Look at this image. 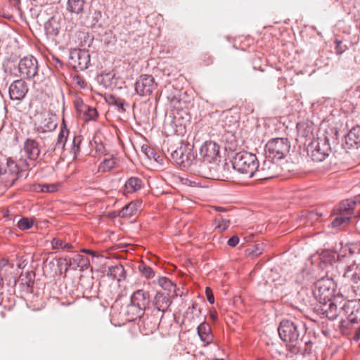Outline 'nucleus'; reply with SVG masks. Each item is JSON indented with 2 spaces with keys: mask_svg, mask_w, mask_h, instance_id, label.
<instances>
[{
  "mask_svg": "<svg viewBox=\"0 0 360 360\" xmlns=\"http://www.w3.org/2000/svg\"><path fill=\"white\" fill-rule=\"evenodd\" d=\"M68 135L69 130L67 129L65 122L63 121L60 126V131L57 139L56 147L63 149L65 146Z\"/></svg>",
  "mask_w": 360,
  "mask_h": 360,
  "instance_id": "26",
  "label": "nucleus"
},
{
  "mask_svg": "<svg viewBox=\"0 0 360 360\" xmlns=\"http://www.w3.org/2000/svg\"><path fill=\"white\" fill-rule=\"evenodd\" d=\"M54 60H55L58 63H59L60 66L62 65V63H61V62L60 61V60H59L58 58H54Z\"/></svg>",
  "mask_w": 360,
  "mask_h": 360,
  "instance_id": "55",
  "label": "nucleus"
},
{
  "mask_svg": "<svg viewBox=\"0 0 360 360\" xmlns=\"http://www.w3.org/2000/svg\"><path fill=\"white\" fill-rule=\"evenodd\" d=\"M35 190L42 193H53L56 191L57 186L56 184H38Z\"/></svg>",
  "mask_w": 360,
  "mask_h": 360,
  "instance_id": "36",
  "label": "nucleus"
},
{
  "mask_svg": "<svg viewBox=\"0 0 360 360\" xmlns=\"http://www.w3.org/2000/svg\"><path fill=\"white\" fill-rule=\"evenodd\" d=\"M72 82L76 87L79 89H85L87 86L85 79L79 75H74Z\"/></svg>",
  "mask_w": 360,
  "mask_h": 360,
  "instance_id": "38",
  "label": "nucleus"
},
{
  "mask_svg": "<svg viewBox=\"0 0 360 360\" xmlns=\"http://www.w3.org/2000/svg\"><path fill=\"white\" fill-rule=\"evenodd\" d=\"M271 159L266 160L261 169H257L255 174L259 179H271L277 175L278 166Z\"/></svg>",
  "mask_w": 360,
  "mask_h": 360,
  "instance_id": "14",
  "label": "nucleus"
},
{
  "mask_svg": "<svg viewBox=\"0 0 360 360\" xmlns=\"http://www.w3.org/2000/svg\"><path fill=\"white\" fill-rule=\"evenodd\" d=\"M347 260V264L340 267V274H342L346 281L354 285L360 276V263H357L356 260Z\"/></svg>",
  "mask_w": 360,
  "mask_h": 360,
  "instance_id": "11",
  "label": "nucleus"
},
{
  "mask_svg": "<svg viewBox=\"0 0 360 360\" xmlns=\"http://www.w3.org/2000/svg\"><path fill=\"white\" fill-rule=\"evenodd\" d=\"M205 294H206V297H207V301L210 304H213L214 302V297L213 292H212V291L210 288H209V287L206 288V289H205Z\"/></svg>",
  "mask_w": 360,
  "mask_h": 360,
  "instance_id": "43",
  "label": "nucleus"
},
{
  "mask_svg": "<svg viewBox=\"0 0 360 360\" xmlns=\"http://www.w3.org/2000/svg\"><path fill=\"white\" fill-rule=\"evenodd\" d=\"M56 127V117L52 115H48L41 122L40 125L37 127V131L41 133L52 131Z\"/></svg>",
  "mask_w": 360,
  "mask_h": 360,
  "instance_id": "22",
  "label": "nucleus"
},
{
  "mask_svg": "<svg viewBox=\"0 0 360 360\" xmlns=\"http://www.w3.org/2000/svg\"><path fill=\"white\" fill-rule=\"evenodd\" d=\"M142 187V181L138 177H130L124 184L125 194L133 193L139 191Z\"/></svg>",
  "mask_w": 360,
  "mask_h": 360,
  "instance_id": "23",
  "label": "nucleus"
},
{
  "mask_svg": "<svg viewBox=\"0 0 360 360\" xmlns=\"http://www.w3.org/2000/svg\"><path fill=\"white\" fill-rule=\"evenodd\" d=\"M107 275L118 282L124 280L126 277L125 270L122 264H116L108 268Z\"/></svg>",
  "mask_w": 360,
  "mask_h": 360,
  "instance_id": "24",
  "label": "nucleus"
},
{
  "mask_svg": "<svg viewBox=\"0 0 360 360\" xmlns=\"http://www.w3.org/2000/svg\"><path fill=\"white\" fill-rule=\"evenodd\" d=\"M252 253L255 255H260L262 253V250H259L258 246H256L255 247V250H252Z\"/></svg>",
  "mask_w": 360,
  "mask_h": 360,
  "instance_id": "49",
  "label": "nucleus"
},
{
  "mask_svg": "<svg viewBox=\"0 0 360 360\" xmlns=\"http://www.w3.org/2000/svg\"><path fill=\"white\" fill-rule=\"evenodd\" d=\"M239 243V238L238 236H234L228 240V245L231 247L236 246Z\"/></svg>",
  "mask_w": 360,
  "mask_h": 360,
  "instance_id": "44",
  "label": "nucleus"
},
{
  "mask_svg": "<svg viewBox=\"0 0 360 360\" xmlns=\"http://www.w3.org/2000/svg\"><path fill=\"white\" fill-rule=\"evenodd\" d=\"M38 70V61L33 56H25L19 61L18 71L22 78H34L37 76Z\"/></svg>",
  "mask_w": 360,
  "mask_h": 360,
  "instance_id": "7",
  "label": "nucleus"
},
{
  "mask_svg": "<svg viewBox=\"0 0 360 360\" xmlns=\"http://www.w3.org/2000/svg\"><path fill=\"white\" fill-rule=\"evenodd\" d=\"M214 176H214V174H212V173H211V174H210V178H214Z\"/></svg>",
  "mask_w": 360,
  "mask_h": 360,
  "instance_id": "56",
  "label": "nucleus"
},
{
  "mask_svg": "<svg viewBox=\"0 0 360 360\" xmlns=\"http://www.w3.org/2000/svg\"><path fill=\"white\" fill-rule=\"evenodd\" d=\"M215 223L217 224L216 229L219 231L222 232L228 229L230 225V221L222 218L216 219Z\"/></svg>",
  "mask_w": 360,
  "mask_h": 360,
  "instance_id": "39",
  "label": "nucleus"
},
{
  "mask_svg": "<svg viewBox=\"0 0 360 360\" xmlns=\"http://www.w3.org/2000/svg\"><path fill=\"white\" fill-rule=\"evenodd\" d=\"M307 150L308 155L314 161L321 162L330 153L329 139L326 136L314 139L308 144Z\"/></svg>",
  "mask_w": 360,
  "mask_h": 360,
  "instance_id": "5",
  "label": "nucleus"
},
{
  "mask_svg": "<svg viewBox=\"0 0 360 360\" xmlns=\"http://www.w3.org/2000/svg\"><path fill=\"white\" fill-rule=\"evenodd\" d=\"M360 339V328H358L354 333L353 337V340L355 341H358Z\"/></svg>",
  "mask_w": 360,
  "mask_h": 360,
  "instance_id": "47",
  "label": "nucleus"
},
{
  "mask_svg": "<svg viewBox=\"0 0 360 360\" xmlns=\"http://www.w3.org/2000/svg\"><path fill=\"white\" fill-rule=\"evenodd\" d=\"M58 32V26L57 25L55 28H53V34H57Z\"/></svg>",
  "mask_w": 360,
  "mask_h": 360,
  "instance_id": "52",
  "label": "nucleus"
},
{
  "mask_svg": "<svg viewBox=\"0 0 360 360\" xmlns=\"http://www.w3.org/2000/svg\"><path fill=\"white\" fill-rule=\"evenodd\" d=\"M158 84L152 75H142L135 83V91L141 96H148L156 89Z\"/></svg>",
  "mask_w": 360,
  "mask_h": 360,
  "instance_id": "10",
  "label": "nucleus"
},
{
  "mask_svg": "<svg viewBox=\"0 0 360 360\" xmlns=\"http://www.w3.org/2000/svg\"><path fill=\"white\" fill-rule=\"evenodd\" d=\"M316 297L320 303L332 299L334 296V288L333 281L329 278H322L316 283L314 290Z\"/></svg>",
  "mask_w": 360,
  "mask_h": 360,
  "instance_id": "8",
  "label": "nucleus"
},
{
  "mask_svg": "<svg viewBox=\"0 0 360 360\" xmlns=\"http://www.w3.org/2000/svg\"><path fill=\"white\" fill-rule=\"evenodd\" d=\"M172 302L171 296L168 292H160L156 293L153 301L155 309L162 313V317H163L164 313L167 311Z\"/></svg>",
  "mask_w": 360,
  "mask_h": 360,
  "instance_id": "16",
  "label": "nucleus"
},
{
  "mask_svg": "<svg viewBox=\"0 0 360 360\" xmlns=\"http://www.w3.org/2000/svg\"><path fill=\"white\" fill-rule=\"evenodd\" d=\"M84 0H68L67 10L72 13L79 14L84 9Z\"/></svg>",
  "mask_w": 360,
  "mask_h": 360,
  "instance_id": "28",
  "label": "nucleus"
},
{
  "mask_svg": "<svg viewBox=\"0 0 360 360\" xmlns=\"http://www.w3.org/2000/svg\"><path fill=\"white\" fill-rule=\"evenodd\" d=\"M34 224V220L31 218L23 217L18 222V227L21 230L30 229Z\"/></svg>",
  "mask_w": 360,
  "mask_h": 360,
  "instance_id": "35",
  "label": "nucleus"
},
{
  "mask_svg": "<svg viewBox=\"0 0 360 360\" xmlns=\"http://www.w3.org/2000/svg\"><path fill=\"white\" fill-rule=\"evenodd\" d=\"M354 288H357V290H359L360 292V274H359V279L357 280V281L355 283V284L353 286Z\"/></svg>",
  "mask_w": 360,
  "mask_h": 360,
  "instance_id": "48",
  "label": "nucleus"
},
{
  "mask_svg": "<svg viewBox=\"0 0 360 360\" xmlns=\"http://www.w3.org/2000/svg\"><path fill=\"white\" fill-rule=\"evenodd\" d=\"M298 134L304 138H311L313 136V128L309 122H300L297 124Z\"/></svg>",
  "mask_w": 360,
  "mask_h": 360,
  "instance_id": "27",
  "label": "nucleus"
},
{
  "mask_svg": "<svg viewBox=\"0 0 360 360\" xmlns=\"http://www.w3.org/2000/svg\"><path fill=\"white\" fill-rule=\"evenodd\" d=\"M350 218L347 217H338L332 221V226L333 227L341 226L349 221Z\"/></svg>",
  "mask_w": 360,
  "mask_h": 360,
  "instance_id": "41",
  "label": "nucleus"
},
{
  "mask_svg": "<svg viewBox=\"0 0 360 360\" xmlns=\"http://www.w3.org/2000/svg\"><path fill=\"white\" fill-rule=\"evenodd\" d=\"M83 118L85 121L95 120L98 116V113L95 108L85 105L84 106Z\"/></svg>",
  "mask_w": 360,
  "mask_h": 360,
  "instance_id": "29",
  "label": "nucleus"
},
{
  "mask_svg": "<svg viewBox=\"0 0 360 360\" xmlns=\"http://www.w3.org/2000/svg\"><path fill=\"white\" fill-rule=\"evenodd\" d=\"M139 269L141 274L148 279L152 278L155 276V272L151 267L145 264H140Z\"/></svg>",
  "mask_w": 360,
  "mask_h": 360,
  "instance_id": "37",
  "label": "nucleus"
},
{
  "mask_svg": "<svg viewBox=\"0 0 360 360\" xmlns=\"http://www.w3.org/2000/svg\"><path fill=\"white\" fill-rule=\"evenodd\" d=\"M142 201H132L125 205L118 213V217L121 218H129L136 215L141 210Z\"/></svg>",
  "mask_w": 360,
  "mask_h": 360,
  "instance_id": "17",
  "label": "nucleus"
},
{
  "mask_svg": "<svg viewBox=\"0 0 360 360\" xmlns=\"http://www.w3.org/2000/svg\"><path fill=\"white\" fill-rule=\"evenodd\" d=\"M81 142L79 137L75 136L72 140L71 151L75 155L79 151V143Z\"/></svg>",
  "mask_w": 360,
  "mask_h": 360,
  "instance_id": "42",
  "label": "nucleus"
},
{
  "mask_svg": "<svg viewBox=\"0 0 360 360\" xmlns=\"http://www.w3.org/2000/svg\"><path fill=\"white\" fill-rule=\"evenodd\" d=\"M27 92V83L21 79L14 81L9 87V95L12 100H22Z\"/></svg>",
  "mask_w": 360,
  "mask_h": 360,
  "instance_id": "12",
  "label": "nucleus"
},
{
  "mask_svg": "<svg viewBox=\"0 0 360 360\" xmlns=\"http://www.w3.org/2000/svg\"><path fill=\"white\" fill-rule=\"evenodd\" d=\"M345 148H351L360 143V126L353 127L345 136Z\"/></svg>",
  "mask_w": 360,
  "mask_h": 360,
  "instance_id": "20",
  "label": "nucleus"
},
{
  "mask_svg": "<svg viewBox=\"0 0 360 360\" xmlns=\"http://www.w3.org/2000/svg\"><path fill=\"white\" fill-rule=\"evenodd\" d=\"M26 284L27 285V287H30L33 284V281H32L31 278L28 281H26Z\"/></svg>",
  "mask_w": 360,
  "mask_h": 360,
  "instance_id": "51",
  "label": "nucleus"
},
{
  "mask_svg": "<svg viewBox=\"0 0 360 360\" xmlns=\"http://www.w3.org/2000/svg\"><path fill=\"white\" fill-rule=\"evenodd\" d=\"M219 153V147L214 141H210L205 142L200 150V155L207 162H211Z\"/></svg>",
  "mask_w": 360,
  "mask_h": 360,
  "instance_id": "13",
  "label": "nucleus"
},
{
  "mask_svg": "<svg viewBox=\"0 0 360 360\" xmlns=\"http://www.w3.org/2000/svg\"><path fill=\"white\" fill-rule=\"evenodd\" d=\"M322 305L321 310L322 311L323 314H326V316L330 319V320H334L335 319L340 313H341L342 311H345L347 313H348L347 309H356L355 312L353 311H351V314L349 315L351 316L350 321H360V305L359 304H356L354 302H345L341 306L338 307V305L335 303L334 300L332 299H330L329 300H326L325 302H322Z\"/></svg>",
  "mask_w": 360,
  "mask_h": 360,
  "instance_id": "3",
  "label": "nucleus"
},
{
  "mask_svg": "<svg viewBox=\"0 0 360 360\" xmlns=\"http://www.w3.org/2000/svg\"><path fill=\"white\" fill-rule=\"evenodd\" d=\"M281 339L288 344L289 351L292 354L304 356L309 354L311 349L308 348L310 340H304L303 334L306 329L304 325L298 321H292L285 319L280 323L278 329Z\"/></svg>",
  "mask_w": 360,
  "mask_h": 360,
  "instance_id": "1",
  "label": "nucleus"
},
{
  "mask_svg": "<svg viewBox=\"0 0 360 360\" xmlns=\"http://www.w3.org/2000/svg\"><path fill=\"white\" fill-rule=\"evenodd\" d=\"M120 107H121V108H122L123 104H122V103H120Z\"/></svg>",
  "mask_w": 360,
  "mask_h": 360,
  "instance_id": "58",
  "label": "nucleus"
},
{
  "mask_svg": "<svg viewBox=\"0 0 360 360\" xmlns=\"http://www.w3.org/2000/svg\"><path fill=\"white\" fill-rule=\"evenodd\" d=\"M66 261V265L73 269L80 268L81 269H87L89 265V259L88 257L82 255H75L73 257L69 258Z\"/></svg>",
  "mask_w": 360,
  "mask_h": 360,
  "instance_id": "19",
  "label": "nucleus"
},
{
  "mask_svg": "<svg viewBox=\"0 0 360 360\" xmlns=\"http://www.w3.org/2000/svg\"><path fill=\"white\" fill-rule=\"evenodd\" d=\"M24 151L30 160H37L40 154L39 143L34 139H27L24 143Z\"/></svg>",
  "mask_w": 360,
  "mask_h": 360,
  "instance_id": "18",
  "label": "nucleus"
},
{
  "mask_svg": "<svg viewBox=\"0 0 360 360\" xmlns=\"http://www.w3.org/2000/svg\"><path fill=\"white\" fill-rule=\"evenodd\" d=\"M117 160L112 157L105 158L99 165V170L102 172L109 171L116 167Z\"/></svg>",
  "mask_w": 360,
  "mask_h": 360,
  "instance_id": "30",
  "label": "nucleus"
},
{
  "mask_svg": "<svg viewBox=\"0 0 360 360\" xmlns=\"http://www.w3.org/2000/svg\"><path fill=\"white\" fill-rule=\"evenodd\" d=\"M337 43H338V44H339L341 43V41H338Z\"/></svg>",
  "mask_w": 360,
  "mask_h": 360,
  "instance_id": "57",
  "label": "nucleus"
},
{
  "mask_svg": "<svg viewBox=\"0 0 360 360\" xmlns=\"http://www.w3.org/2000/svg\"><path fill=\"white\" fill-rule=\"evenodd\" d=\"M159 285L168 292H175L176 286L173 283L166 277H162L158 281Z\"/></svg>",
  "mask_w": 360,
  "mask_h": 360,
  "instance_id": "31",
  "label": "nucleus"
},
{
  "mask_svg": "<svg viewBox=\"0 0 360 360\" xmlns=\"http://www.w3.org/2000/svg\"><path fill=\"white\" fill-rule=\"evenodd\" d=\"M141 151L147 156L149 159H154L155 161L158 162V158L160 156L154 151L153 149L150 148L147 145H143L141 146Z\"/></svg>",
  "mask_w": 360,
  "mask_h": 360,
  "instance_id": "34",
  "label": "nucleus"
},
{
  "mask_svg": "<svg viewBox=\"0 0 360 360\" xmlns=\"http://www.w3.org/2000/svg\"><path fill=\"white\" fill-rule=\"evenodd\" d=\"M82 252H84V253H86V254H89V255H91L93 257H98V253L96 252H95L94 250H89V249H82Z\"/></svg>",
  "mask_w": 360,
  "mask_h": 360,
  "instance_id": "46",
  "label": "nucleus"
},
{
  "mask_svg": "<svg viewBox=\"0 0 360 360\" xmlns=\"http://www.w3.org/2000/svg\"><path fill=\"white\" fill-rule=\"evenodd\" d=\"M90 63V54L86 49L72 50L69 56V65L76 70H84Z\"/></svg>",
  "mask_w": 360,
  "mask_h": 360,
  "instance_id": "6",
  "label": "nucleus"
},
{
  "mask_svg": "<svg viewBox=\"0 0 360 360\" xmlns=\"http://www.w3.org/2000/svg\"><path fill=\"white\" fill-rule=\"evenodd\" d=\"M78 39L80 40L79 41V46L83 47V49H85L86 46H89L92 41L88 33L84 32H79L78 33Z\"/></svg>",
  "mask_w": 360,
  "mask_h": 360,
  "instance_id": "32",
  "label": "nucleus"
},
{
  "mask_svg": "<svg viewBox=\"0 0 360 360\" xmlns=\"http://www.w3.org/2000/svg\"><path fill=\"white\" fill-rule=\"evenodd\" d=\"M7 166L10 168L11 173H16L18 172L15 162L11 160H8Z\"/></svg>",
  "mask_w": 360,
  "mask_h": 360,
  "instance_id": "45",
  "label": "nucleus"
},
{
  "mask_svg": "<svg viewBox=\"0 0 360 360\" xmlns=\"http://www.w3.org/2000/svg\"><path fill=\"white\" fill-rule=\"evenodd\" d=\"M51 245L53 249H71L72 248L71 244L65 243L59 238H53L51 240Z\"/></svg>",
  "mask_w": 360,
  "mask_h": 360,
  "instance_id": "33",
  "label": "nucleus"
},
{
  "mask_svg": "<svg viewBox=\"0 0 360 360\" xmlns=\"http://www.w3.org/2000/svg\"><path fill=\"white\" fill-rule=\"evenodd\" d=\"M215 209L218 211H224V208L223 207H215Z\"/></svg>",
  "mask_w": 360,
  "mask_h": 360,
  "instance_id": "53",
  "label": "nucleus"
},
{
  "mask_svg": "<svg viewBox=\"0 0 360 360\" xmlns=\"http://www.w3.org/2000/svg\"><path fill=\"white\" fill-rule=\"evenodd\" d=\"M212 319H215V316L214 315H212Z\"/></svg>",
  "mask_w": 360,
  "mask_h": 360,
  "instance_id": "59",
  "label": "nucleus"
},
{
  "mask_svg": "<svg viewBox=\"0 0 360 360\" xmlns=\"http://www.w3.org/2000/svg\"><path fill=\"white\" fill-rule=\"evenodd\" d=\"M91 20L86 23L89 27L94 26L101 18V12L97 10H94L91 13Z\"/></svg>",
  "mask_w": 360,
  "mask_h": 360,
  "instance_id": "40",
  "label": "nucleus"
},
{
  "mask_svg": "<svg viewBox=\"0 0 360 360\" xmlns=\"http://www.w3.org/2000/svg\"><path fill=\"white\" fill-rule=\"evenodd\" d=\"M290 148V141L287 138L272 139L265 146L266 156L272 160H280L288 154Z\"/></svg>",
  "mask_w": 360,
  "mask_h": 360,
  "instance_id": "4",
  "label": "nucleus"
},
{
  "mask_svg": "<svg viewBox=\"0 0 360 360\" xmlns=\"http://www.w3.org/2000/svg\"><path fill=\"white\" fill-rule=\"evenodd\" d=\"M345 251L348 252L347 259L356 260L357 263H360V244H351L345 248Z\"/></svg>",
  "mask_w": 360,
  "mask_h": 360,
  "instance_id": "25",
  "label": "nucleus"
},
{
  "mask_svg": "<svg viewBox=\"0 0 360 360\" xmlns=\"http://www.w3.org/2000/svg\"><path fill=\"white\" fill-rule=\"evenodd\" d=\"M51 23H52V21H51H51H49V22L47 23V25H46V30H48V29H49V26H50V25H51Z\"/></svg>",
  "mask_w": 360,
  "mask_h": 360,
  "instance_id": "54",
  "label": "nucleus"
},
{
  "mask_svg": "<svg viewBox=\"0 0 360 360\" xmlns=\"http://www.w3.org/2000/svg\"><path fill=\"white\" fill-rule=\"evenodd\" d=\"M186 146H181L174 150L171 154V158L174 163L179 166L185 167L188 164L191 159V152L188 150Z\"/></svg>",
  "mask_w": 360,
  "mask_h": 360,
  "instance_id": "15",
  "label": "nucleus"
},
{
  "mask_svg": "<svg viewBox=\"0 0 360 360\" xmlns=\"http://www.w3.org/2000/svg\"><path fill=\"white\" fill-rule=\"evenodd\" d=\"M150 302V294L143 290H137L131 296V307H135L136 315H142L149 307Z\"/></svg>",
  "mask_w": 360,
  "mask_h": 360,
  "instance_id": "9",
  "label": "nucleus"
},
{
  "mask_svg": "<svg viewBox=\"0 0 360 360\" xmlns=\"http://www.w3.org/2000/svg\"><path fill=\"white\" fill-rule=\"evenodd\" d=\"M197 332L200 340L206 344H210L213 341L211 328L207 323L203 322L200 323L197 328Z\"/></svg>",
  "mask_w": 360,
  "mask_h": 360,
  "instance_id": "21",
  "label": "nucleus"
},
{
  "mask_svg": "<svg viewBox=\"0 0 360 360\" xmlns=\"http://www.w3.org/2000/svg\"><path fill=\"white\" fill-rule=\"evenodd\" d=\"M232 165L235 170L248 178H252L259 167L256 155L247 151L236 153L233 158Z\"/></svg>",
  "mask_w": 360,
  "mask_h": 360,
  "instance_id": "2",
  "label": "nucleus"
},
{
  "mask_svg": "<svg viewBox=\"0 0 360 360\" xmlns=\"http://www.w3.org/2000/svg\"><path fill=\"white\" fill-rule=\"evenodd\" d=\"M6 173V169L0 166V176Z\"/></svg>",
  "mask_w": 360,
  "mask_h": 360,
  "instance_id": "50",
  "label": "nucleus"
}]
</instances>
